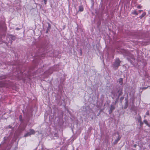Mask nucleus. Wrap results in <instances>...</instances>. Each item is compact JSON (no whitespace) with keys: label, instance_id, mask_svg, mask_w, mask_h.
I'll return each mask as SVG.
<instances>
[{"label":"nucleus","instance_id":"f257e3e1","mask_svg":"<svg viewBox=\"0 0 150 150\" xmlns=\"http://www.w3.org/2000/svg\"><path fill=\"white\" fill-rule=\"evenodd\" d=\"M35 133V131L33 129H30V132L25 134L24 135V137H27L31 135L34 134Z\"/></svg>","mask_w":150,"mask_h":150},{"label":"nucleus","instance_id":"f03ea898","mask_svg":"<svg viewBox=\"0 0 150 150\" xmlns=\"http://www.w3.org/2000/svg\"><path fill=\"white\" fill-rule=\"evenodd\" d=\"M120 62L119 59L117 58L116 59L115 62L114 64V66L115 67H118L120 65Z\"/></svg>","mask_w":150,"mask_h":150},{"label":"nucleus","instance_id":"7ed1b4c3","mask_svg":"<svg viewBox=\"0 0 150 150\" xmlns=\"http://www.w3.org/2000/svg\"><path fill=\"white\" fill-rule=\"evenodd\" d=\"M117 136H118V137L115 140V142L114 143V144H116L117 143V142H118V141L120 140V138H121V137H120L119 134L118 133H117Z\"/></svg>","mask_w":150,"mask_h":150},{"label":"nucleus","instance_id":"20e7f679","mask_svg":"<svg viewBox=\"0 0 150 150\" xmlns=\"http://www.w3.org/2000/svg\"><path fill=\"white\" fill-rule=\"evenodd\" d=\"M83 10V6H79V11H82Z\"/></svg>","mask_w":150,"mask_h":150},{"label":"nucleus","instance_id":"39448f33","mask_svg":"<svg viewBox=\"0 0 150 150\" xmlns=\"http://www.w3.org/2000/svg\"><path fill=\"white\" fill-rule=\"evenodd\" d=\"M132 14H133L136 15H137L138 14V13H137L135 10H134L132 11Z\"/></svg>","mask_w":150,"mask_h":150},{"label":"nucleus","instance_id":"423d86ee","mask_svg":"<svg viewBox=\"0 0 150 150\" xmlns=\"http://www.w3.org/2000/svg\"><path fill=\"white\" fill-rule=\"evenodd\" d=\"M146 15V13H143L141 15V16H139V18H142L143 17H144V16H145Z\"/></svg>","mask_w":150,"mask_h":150},{"label":"nucleus","instance_id":"0eeeda50","mask_svg":"<svg viewBox=\"0 0 150 150\" xmlns=\"http://www.w3.org/2000/svg\"><path fill=\"white\" fill-rule=\"evenodd\" d=\"M122 78H120L119 80V82L121 85H122Z\"/></svg>","mask_w":150,"mask_h":150},{"label":"nucleus","instance_id":"6e6552de","mask_svg":"<svg viewBox=\"0 0 150 150\" xmlns=\"http://www.w3.org/2000/svg\"><path fill=\"white\" fill-rule=\"evenodd\" d=\"M115 109V107L113 105H111L110 107V110L112 111Z\"/></svg>","mask_w":150,"mask_h":150},{"label":"nucleus","instance_id":"1a4fd4ad","mask_svg":"<svg viewBox=\"0 0 150 150\" xmlns=\"http://www.w3.org/2000/svg\"><path fill=\"white\" fill-rule=\"evenodd\" d=\"M118 92H120V93H119V96H120V95H121L122 94V89H120V90H119Z\"/></svg>","mask_w":150,"mask_h":150},{"label":"nucleus","instance_id":"9d476101","mask_svg":"<svg viewBox=\"0 0 150 150\" xmlns=\"http://www.w3.org/2000/svg\"><path fill=\"white\" fill-rule=\"evenodd\" d=\"M144 123L145 124L149 126V125L148 124V122L147 121V120H144Z\"/></svg>","mask_w":150,"mask_h":150},{"label":"nucleus","instance_id":"9b49d317","mask_svg":"<svg viewBox=\"0 0 150 150\" xmlns=\"http://www.w3.org/2000/svg\"><path fill=\"white\" fill-rule=\"evenodd\" d=\"M138 120L139 122L141 123V117H139L138 118Z\"/></svg>","mask_w":150,"mask_h":150},{"label":"nucleus","instance_id":"f8f14e48","mask_svg":"<svg viewBox=\"0 0 150 150\" xmlns=\"http://www.w3.org/2000/svg\"><path fill=\"white\" fill-rule=\"evenodd\" d=\"M44 0V1L45 4H46L47 1V0Z\"/></svg>","mask_w":150,"mask_h":150},{"label":"nucleus","instance_id":"ddd939ff","mask_svg":"<svg viewBox=\"0 0 150 150\" xmlns=\"http://www.w3.org/2000/svg\"><path fill=\"white\" fill-rule=\"evenodd\" d=\"M149 113L148 112H146V115H149Z\"/></svg>","mask_w":150,"mask_h":150},{"label":"nucleus","instance_id":"4468645a","mask_svg":"<svg viewBox=\"0 0 150 150\" xmlns=\"http://www.w3.org/2000/svg\"><path fill=\"white\" fill-rule=\"evenodd\" d=\"M137 8H140V6H137Z\"/></svg>","mask_w":150,"mask_h":150},{"label":"nucleus","instance_id":"2eb2a0df","mask_svg":"<svg viewBox=\"0 0 150 150\" xmlns=\"http://www.w3.org/2000/svg\"><path fill=\"white\" fill-rule=\"evenodd\" d=\"M21 117H22V116H21V115H20V119Z\"/></svg>","mask_w":150,"mask_h":150},{"label":"nucleus","instance_id":"dca6fc26","mask_svg":"<svg viewBox=\"0 0 150 150\" xmlns=\"http://www.w3.org/2000/svg\"><path fill=\"white\" fill-rule=\"evenodd\" d=\"M142 89H146V88H145V87H143V88H142Z\"/></svg>","mask_w":150,"mask_h":150},{"label":"nucleus","instance_id":"f3484780","mask_svg":"<svg viewBox=\"0 0 150 150\" xmlns=\"http://www.w3.org/2000/svg\"><path fill=\"white\" fill-rule=\"evenodd\" d=\"M142 11V10H140V11Z\"/></svg>","mask_w":150,"mask_h":150}]
</instances>
